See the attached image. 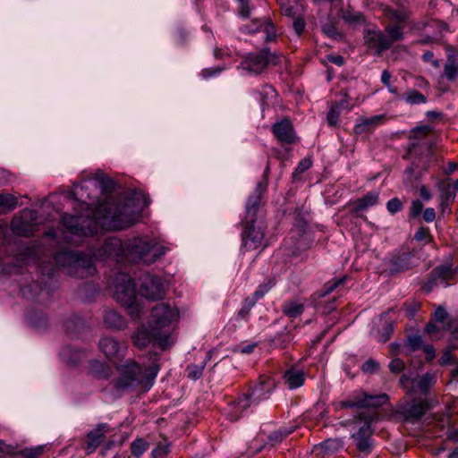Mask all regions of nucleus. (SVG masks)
I'll return each instance as SVG.
<instances>
[{
	"label": "nucleus",
	"mask_w": 458,
	"mask_h": 458,
	"mask_svg": "<svg viewBox=\"0 0 458 458\" xmlns=\"http://www.w3.org/2000/svg\"><path fill=\"white\" fill-rule=\"evenodd\" d=\"M149 199L140 191H128L106 198L98 204L92 217L64 214L61 225L64 232L77 236H93L104 230H122L135 224Z\"/></svg>",
	"instance_id": "f257e3e1"
},
{
	"label": "nucleus",
	"mask_w": 458,
	"mask_h": 458,
	"mask_svg": "<svg viewBox=\"0 0 458 458\" xmlns=\"http://www.w3.org/2000/svg\"><path fill=\"white\" fill-rule=\"evenodd\" d=\"M388 402V396L386 394H369L365 392H358L351 395L347 400L335 403V409H355L363 410L355 416L354 422L361 423L358 430L352 434L356 449L365 454H369L373 450L372 428L371 423L376 419L374 409L384 405Z\"/></svg>",
	"instance_id": "f03ea898"
},
{
	"label": "nucleus",
	"mask_w": 458,
	"mask_h": 458,
	"mask_svg": "<svg viewBox=\"0 0 458 458\" xmlns=\"http://www.w3.org/2000/svg\"><path fill=\"white\" fill-rule=\"evenodd\" d=\"M241 225L242 226V250L252 251L267 246L264 205L246 201L245 216Z\"/></svg>",
	"instance_id": "7ed1b4c3"
},
{
	"label": "nucleus",
	"mask_w": 458,
	"mask_h": 458,
	"mask_svg": "<svg viewBox=\"0 0 458 458\" xmlns=\"http://www.w3.org/2000/svg\"><path fill=\"white\" fill-rule=\"evenodd\" d=\"M363 42L366 51L375 56H381L384 52L389 50L394 42L403 40L404 32L403 26L387 24L384 30L377 25L364 28Z\"/></svg>",
	"instance_id": "20e7f679"
},
{
	"label": "nucleus",
	"mask_w": 458,
	"mask_h": 458,
	"mask_svg": "<svg viewBox=\"0 0 458 458\" xmlns=\"http://www.w3.org/2000/svg\"><path fill=\"white\" fill-rule=\"evenodd\" d=\"M99 350L114 363L119 372H158L161 369L157 361V355L154 354V362L142 371L141 366L133 360L123 362L126 346L113 337H102L98 342Z\"/></svg>",
	"instance_id": "39448f33"
},
{
	"label": "nucleus",
	"mask_w": 458,
	"mask_h": 458,
	"mask_svg": "<svg viewBox=\"0 0 458 458\" xmlns=\"http://www.w3.org/2000/svg\"><path fill=\"white\" fill-rule=\"evenodd\" d=\"M56 265L65 267L68 275L79 278L92 276L96 268L92 257L79 250H64L54 255Z\"/></svg>",
	"instance_id": "423d86ee"
},
{
	"label": "nucleus",
	"mask_w": 458,
	"mask_h": 458,
	"mask_svg": "<svg viewBox=\"0 0 458 458\" xmlns=\"http://www.w3.org/2000/svg\"><path fill=\"white\" fill-rule=\"evenodd\" d=\"M179 318V310L169 303H158L151 309L148 324L151 327L153 338L158 341L159 345L165 349L169 344V335L162 334L161 330L169 327Z\"/></svg>",
	"instance_id": "0eeeda50"
},
{
	"label": "nucleus",
	"mask_w": 458,
	"mask_h": 458,
	"mask_svg": "<svg viewBox=\"0 0 458 458\" xmlns=\"http://www.w3.org/2000/svg\"><path fill=\"white\" fill-rule=\"evenodd\" d=\"M124 250L132 261L150 265L164 256L167 248L155 241L135 237L125 242Z\"/></svg>",
	"instance_id": "6e6552de"
},
{
	"label": "nucleus",
	"mask_w": 458,
	"mask_h": 458,
	"mask_svg": "<svg viewBox=\"0 0 458 458\" xmlns=\"http://www.w3.org/2000/svg\"><path fill=\"white\" fill-rule=\"evenodd\" d=\"M275 387V382L269 374H260L258 384L250 389V394H244L237 401L230 404L227 417L231 421H236L244 410L250 405V398L261 399Z\"/></svg>",
	"instance_id": "1a4fd4ad"
},
{
	"label": "nucleus",
	"mask_w": 458,
	"mask_h": 458,
	"mask_svg": "<svg viewBox=\"0 0 458 458\" xmlns=\"http://www.w3.org/2000/svg\"><path fill=\"white\" fill-rule=\"evenodd\" d=\"M114 297L127 309L133 319L140 317L142 310L137 301L135 285L128 274L122 273L115 277Z\"/></svg>",
	"instance_id": "9d476101"
},
{
	"label": "nucleus",
	"mask_w": 458,
	"mask_h": 458,
	"mask_svg": "<svg viewBox=\"0 0 458 458\" xmlns=\"http://www.w3.org/2000/svg\"><path fill=\"white\" fill-rule=\"evenodd\" d=\"M281 55L276 52H271L268 47H264L258 52L248 53L242 56L238 69H242L249 74L260 75L269 64L278 65Z\"/></svg>",
	"instance_id": "9b49d317"
},
{
	"label": "nucleus",
	"mask_w": 458,
	"mask_h": 458,
	"mask_svg": "<svg viewBox=\"0 0 458 458\" xmlns=\"http://www.w3.org/2000/svg\"><path fill=\"white\" fill-rule=\"evenodd\" d=\"M271 132L277 142L284 147L285 150H290L288 146L299 142L293 123L289 117H284L271 125Z\"/></svg>",
	"instance_id": "f8f14e48"
},
{
	"label": "nucleus",
	"mask_w": 458,
	"mask_h": 458,
	"mask_svg": "<svg viewBox=\"0 0 458 458\" xmlns=\"http://www.w3.org/2000/svg\"><path fill=\"white\" fill-rule=\"evenodd\" d=\"M139 293L149 301L162 300L166 294L161 277L150 274H146L141 278Z\"/></svg>",
	"instance_id": "ddd939ff"
},
{
	"label": "nucleus",
	"mask_w": 458,
	"mask_h": 458,
	"mask_svg": "<svg viewBox=\"0 0 458 458\" xmlns=\"http://www.w3.org/2000/svg\"><path fill=\"white\" fill-rule=\"evenodd\" d=\"M400 382L408 393L425 394L435 380L433 374H403Z\"/></svg>",
	"instance_id": "4468645a"
},
{
	"label": "nucleus",
	"mask_w": 458,
	"mask_h": 458,
	"mask_svg": "<svg viewBox=\"0 0 458 458\" xmlns=\"http://www.w3.org/2000/svg\"><path fill=\"white\" fill-rule=\"evenodd\" d=\"M390 274H398L412 268L415 264L414 252L409 249L395 250L388 261Z\"/></svg>",
	"instance_id": "2eb2a0df"
},
{
	"label": "nucleus",
	"mask_w": 458,
	"mask_h": 458,
	"mask_svg": "<svg viewBox=\"0 0 458 458\" xmlns=\"http://www.w3.org/2000/svg\"><path fill=\"white\" fill-rule=\"evenodd\" d=\"M35 219L36 212L34 210H22L21 216L14 217L11 222L13 233L18 236H32L36 230L35 225L32 222Z\"/></svg>",
	"instance_id": "dca6fc26"
},
{
	"label": "nucleus",
	"mask_w": 458,
	"mask_h": 458,
	"mask_svg": "<svg viewBox=\"0 0 458 458\" xmlns=\"http://www.w3.org/2000/svg\"><path fill=\"white\" fill-rule=\"evenodd\" d=\"M429 408L430 406L427 400L405 401L399 403L397 413H399L404 420L414 421L420 419Z\"/></svg>",
	"instance_id": "f3484780"
},
{
	"label": "nucleus",
	"mask_w": 458,
	"mask_h": 458,
	"mask_svg": "<svg viewBox=\"0 0 458 458\" xmlns=\"http://www.w3.org/2000/svg\"><path fill=\"white\" fill-rule=\"evenodd\" d=\"M59 359L69 369H77L88 359V352L84 349L66 344L61 348Z\"/></svg>",
	"instance_id": "a211bd4d"
},
{
	"label": "nucleus",
	"mask_w": 458,
	"mask_h": 458,
	"mask_svg": "<svg viewBox=\"0 0 458 458\" xmlns=\"http://www.w3.org/2000/svg\"><path fill=\"white\" fill-rule=\"evenodd\" d=\"M86 190H91L94 195L111 193L114 190V181L103 173H96L91 178L85 180Z\"/></svg>",
	"instance_id": "6ab92c4d"
},
{
	"label": "nucleus",
	"mask_w": 458,
	"mask_h": 458,
	"mask_svg": "<svg viewBox=\"0 0 458 458\" xmlns=\"http://www.w3.org/2000/svg\"><path fill=\"white\" fill-rule=\"evenodd\" d=\"M379 199V193L377 191H370L353 201L349 202V206H352L351 212L356 217H363L361 212L368 210L369 208L377 204Z\"/></svg>",
	"instance_id": "aec40b11"
},
{
	"label": "nucleus",
	"mask_w": 458,
	"mask_h": 458,
	"mask_svg": "<svg viewBox=\"0 0 458 458\" xmlns=\"http://www.w3.org/2000/svg\"><path fill=\"white\" fill-rule=\"evenodd\" d=\"M85 180L80 184H77L73 190V196L78 201L85 205V209L89 210L95 205H97L100 199L99 194L94 195V191L91 190H86Z\"/></svg>",
	"instance_id": "412c9836"
},
{
	"label": "nucleus",
	"mask_w": 458,
	"mask_h": 458,
	"mask_svg": "<svg viewBox=\"0 0 458 458\" xmlns=\"http://www.w3.org/2000/svg\"><path fill=\"white\" fill-rule=\"evenodd\" d=\"M270 174V165L267 163L261 180L257 183L253 192L249 196L247 202H252L255 204L265 205V194L268 187V177Z\"/></svg>",
	"instance_id": "4be33fe9"
},
{
	"label": "nucleus",
	"mask_w": 458,
	"mask_h": 458,
	"mask_svg": "<svg viewBox=\"0 0 458 458\" xmlns=\"http://www.w3.org/2000/svg\"><path fill=\"white\" fill-rule=\"evenodd\" d=\"M457 273L458 266L454 267L452 263H445L433 268L430 275L433 279L444 282L445 286H448L449 282L454 280Z\"/></svg>",
	"instance_id": "5701e85b"
},
{
	"label": "nucleus",
	"mask_w": 458,
	"mask_h": 458,
	"mask_svg": "<svg viewBox=\"0 0 458 458\" xmlns=\"http://www.w3.org/2000/svg\"><path fill=\"white\" fill-rule=\"evenodd\" d=\"M147 375V386H150L153 385L157 374H122V377L118 379L116 383L117 388L125 389L129 387H135L140 384V381L142 379V376Z\"/></svg>",
	"instance_id": "b1692460"
},
{
	"label": "nucleus",
	"mask_w": 458,
	"mask_h": 458,
	"mask_svg": "<svg viewBox=\"0 0 458 458\" xmlns=\"http://www.w3.org/2000/svg\"><path fill=\"white\" fill-rule=\"evenodd\" d=\"M108 429V425L102 423L88 434L87 444L85 447L88 454L93 453L100 445L104 440L105 433L107 432Z\"/></svg>",
	"instance_id": "393cba45"
},
{
	"label": "nucleus",
	"mask_w": 458,
	"mask_h": 458,
	"mask_svg": "<svg viewBox=\"0 0 458 458\" xmlns=\"http://www.w3.org/2000/svg\"><path fill=\"white\" fill-rule=\"evenodd\" d=\"M439 208L442 215L451 214V206L455 199V192L450 184L439 183Z\"/></svg>",
	"instance_id": "a878e982"
},
{
	"label": "nucleus",
	"mask_w": 458,
	"mask_h": 458,
	"mask_svg": "<svg viewBox=\"0 0 458 458\" xmlns=\"http://www.w3.org/2000/svg\"><path fill=\"white\" fill-rule=\"evenodd\" d=\"M123 251V245L122 241L115 237L106 238L102 245V247L98 250L99 255H102L103 252L107 257H120V255Z\"/></svg>",
	"instance_id": "bb28decb"
},
{
	"label": "nucleus",
	"mask_w": 458,
	"mask_h": 458,
	"mask_svg": "<svg viewBox=\"0 0 458 458\" xmlns=\"http://www.w3.org/2000/svg\"><path fill=\"white\" fill-rule=\"evenodd\" d=\"M304 310V304L293 299L285 301L281 306L283 314L292 320L301 316Z\"/></svg>",
	"instance_id": "cd10ccee"
},
{
	"label": "nucleus",
	"mask_w": 458,
	"mask_h": 458,
	"mask_svg": "<svg viewBox=\"0 0 458 458\" xmlns=\"http://www.w3.org/2000/svg\"><path fill=\"white\" fill-rule=\"evenodd\" d=\"M348 280L347 276H343L339 278H333L327 283L324 284L323 287L313 293L312 297L314 300L324 298L332 292H334L335 289L339 288L340 286H344L346 281Z\"/></svg>",
	"instance_id": "c85d7f7f"
},
{
	"label": "nucleus",
	"mask_w": 458,
	"mask_h": 458,
	"mask_svg": "<svg viewBox=\"0 0 458 458\" xmlns=\"http://www.w3.org/2000/svg\"><path fill=\"white\" fill-rule=\"evenodd\" d=\"M104 324L111 329L123 330L126 327V319L116 310H110L106 311L104 316Z\"/></svg>",
	"instance_id": "c756f323"
},
{
	"label": "nucleus",
	"mask_w": 458,
	"mask_h": 458,
	"mask_svg": "<svg viewBox=\"0 0 458 458\" xmlns=\"http://www.w3.org/2000/svg\"><path fill=\"white\" fill-rule=\"evenodd\" d=\"M382 120V116L375 115L370 118L362 119L360 123H357L353 128V132L356 135L369 134L373 131Z\"/></svg>",
	"instance_id": "7c9ffc66"
},
{
	"label": "nucleus",
	"mask_w": 458,
	"mask_h": 458,
	"mask_svg": "<svg viewBox=\"0 0 458 458\" xmlns=\"http://www.w3.org/2000/svg\"><path fill=\"white\" fill-rule=\"evenodd\" d=\"M384 13L391 21L392 25H401L404 27V23L409 20L411 13L406 10H396L392 7L386 6L384 10Z\"/></svg>",
	"instance_id": "2f4dec72"
},
{
	"label": "nucleus",
	"mask_w": 458,
	"mask_h": 458,
	"mask_svg": "<svg viewBox=\"0 0 458 458\" xmlns=\"http://www.w3.org/2000/svg\"><path fill=\"white\" fill-rule=\"evenodd\" d=\"M341 17L347 24H363L366 22L364 13L354 11L353 7L350 4L342 11Z\"/></svg>",
	"instance_id": "473e14b6"
},
{
	"label": "nucleus",
	"mask_w": 458,
	"mask_h": 458,
	"mask_svg": "<svg viewBox=\"0 0 458 458\" xmlns=\"http://www.w3.org/2000/svg\"><path fill=\"white\" fill-rule=\"evenodd\" d=\"M321 30L322 32L330 38L338 41L344 38V34L338 30L336 22L333 19H328L325 23H323Z\"/></svg>",
	"instance_id": "72a5a7b5"
},
{
	"label": "nucleus",
	"mask_w": 458,
	"mask_h": 458,
	"mask_svg": "<svg viewBox=\"0 0 458 458\" xmlns=\"http://www.w3.org/2000/svg\"><path fill=\"white\" fill-rule=\"evenodd\" d=\"M265 17L254 18L249 23L242 25L240 31L243 34L253 35L259 32L265 25Z\"/></svg>",
	"instance_id": "f704fd0d"
},
{
	"label": "nucleus",
	"mask_w": 458,
	"mask_h": 458,
	"mask_svg": "<svg viewBox=\"0 0 458 458\" xmlns=\"http://www.w3.org/2000/svg\"><path fill=\"white\" fill-rule=\"evenodd\" d=\"M293 340V335L289 331H284L278 333L274 338L270 341V346L278 349H284Z\"/></svg>",
	"instance_id": "c9c22d12"
},
{
	"label": "nucleus",
	"mask_w": 458,
	"mask_h": 458,
	"mask_svg": "<svg viewBox=\"0 0 458 458\" xmlns=\"http://www.w3.org/2000/svg\"><path fill=\"white\" fill-rule=\"evenodd\" d=\"M444 76L449 81H454L458 76V63L452 56H448L447 62L444 66Z\"/></svg>",
	"instance_id": "e433bc0d"
},
{
	"label": "nucleus",
	"mask_w": 458,
	"mask_h": 458,
	"mask_svg": "<svg viewBox=\"0 0 458 458\" xmlns=\"http://www.w3.org/2000/svg\"><path fill=\"white\" fill-rule=\"evenodd\" d=\"M284 385L291 390L298 388L304 384L303 374H284Z\"/></svg>",
	"instance_id": "4c0bfd02"
},
{
	"label": "nucleus",
	"mask_w": 458,
	"mask_h": 458,
	"mask_svg": "<svg viewBox=\"0 0 458 458\" xmlns=\"http://www.w3.org/2000/svg\"><path fill=\"white\" fill-rule=\"evenodd\" d=\"M17 205L18 199L15 196L10 193L0 194V208L4 212L15 209Z\"/></svg>",
	"instance_id": "58836bf2"
},
{
	"label": "nucleus",
	"mask_w": 458,
	"mask_h": 458,
	"mask_svg": "<svg viewBox=\"0 0 458 458\" xmlns=\"http://www.w3.org/2000/svg\"><path fill=\"white\" fill-rule=\"evenodd\" d=\"M403 98L411 105L424 104L427 102V97L416 89H409Z\"/></svg>",
	"instance_id": "ea45409f"
},
{
	"label": "nucleus",
	"mask_w": 458,
	"mask_h": 458,
	"mask_svg": "<svg viewBox=\"0 0 458 458\" xmlns=\"http://www.w3.org/2000/svg\"><path fill=\"white\" fill-rule=\"evenodd\" d=\"M253 9L254 5L251 4V0H243L242 2H237L236 13L241 19H249Z\"/></svg>",
	"instance_id": "a19ab883"
},
{
	"label": "nucleus",
	"mask_w": 458,
	"mask_h": 458,
	"mask_svg": "<svg viewBox=\"0 0 458 458\" xmlns=\"http://www.w3.org/2000/svg\"><path fill=\"white\" fill-rule=\"evenodd\" d=\"M257 301L258 300L253 295L246 297L242 301L241 310L238 311V317L247 320L251 309Z\"/></svg>",
	"instance_id": "79ce46f5"
},
{
	"label": "nucleus",
	"mask_w": 458,
	"mask_h": 458,
	"mask_svg": "<svg viewBox=\"0 0 458 458\" xmlns=\"http://www.w3.org/2000/svg\"><path fill=\"white\" fill-rule=\"evenodd\" d=\"M422 337L418 334H412L407 336L405 347H407L410 352H415L422 348Z\"/></svg>",
	"instance_id": "37998d69"
},
{
	"label": "nucleus",
	"mask_w": 458,
	"mask_h": 458,
	"mask_svg": "<svg viewBox=\"0 0 458 458\" xmlns=\"http://www.w3.org/2000/svg\"><path fill=\"white\" fill-rule=\"evenodd\" d=\"M306 28V21L304 19V8H301V13L293 18V29L298 37H301Z\"/></svg>",
	"instance_id": "c03bdc74"
},
{
	"label": "nucleus",
	"mask_w": 458,
	"mask_h": 458,
	"mask_svg": "<svg viewBox=\"0 0 458 458\" xmlns=\"http://www.w3.org/2000/svg\"><path fill=\"white\" fill-rule=\"evenodd\" d=\"M44 450V445H38L32 448L21 450L17 454L19 458H38L40 455H42Z\"/></svg>",
	"instance_id": "a18cd8bd"
},
{
	"label": "nucleus",
	"mask_w": 458,
	"mask_h": 458,
	"mask_svg": "<svg viewBox=\"0 0 458 458\" xmlns=\"http://www.w3.org/2000/svg\"><path fill=\"white\" fill-rule=\"evenodd\" d=\"M440 365L454 364L457 365L452 372H458V356L451 351L445 352L438 360Z\"/></svg>",
	"instance_id": "49530a36"
},
{
	"label": "nucleus",
	"mask_w": 458,
	"mask_h": 458,
	"mask_svg": "<svg viewBox=\"0 0 458 458\" xmlns=\"http://www.w3.org/2000/svg\"><path fill=\"white\" fill-rule=\"evenodd\" d=\"M276 284V280L274 278H269L267 281L259 284L257 290L252 294L258 301L261 299L267 293L270 291V289Z\"/></svg>",
	"instance_id": "de8ad7c7"
},
{
	"label": "nucleus",
	"mask_w": 458,
	"mask_h": 458,
	"mask_svg": "<svg viewBox=\"0 0 458 458\" xmlns=\"http://www.w3.org/2000/svg\"><path fill=\"white\" fill-rule=\"evenodd\" d=\"M148 447V444L142 438L135 439L131 445V451L132 455L140 456Z\"/></svg>",
	"instance_id": "09e8293b"
},
{
	"label": "nucleus",
	"mask_w": 458,
	"mask_h": 458,
	"mask_svg": "<svg viewBox=\"0 0 458 458\" xmlns=\"http://www.w3.org/2000/svg\"><path fill=\"white\" fill-rule=\"evenodd\" d=\"M265 21L266 22L262 29H264L266 33V41H272L276 38V26L269 17H265Z\"/></svg>",
	"instance_id": "8fccbe9b"
},
{
	"label": "nucleus",
	"mask_w": 458,
	"mask_h": 458,
	"mask_svg": "<svg viewBox=\"0 0 458 458\" xmlns=\"http://www.w3.org/2000/svg\"><path fill=\"white\" fill-rule=\"evenodd\" d=\"M414 239L418 242L425 241L426 243L434 242V238L428 227L420 226L414 234Z\"/></svg>",
	"instance_id": "3c124183"
},
{
	"label": "nucleus",
	"mask_w": 458,
	"mask_h": 458,
	"mask_svg": "<svg viewBox=\"0 0 458 458\" xmlns=\"http://www.w3.org/2000/svg\"><path fill=\"white\" fill-rule=\"evenodd\" d=\"M341 95L343 97V99L338 102H334L332 105H335V106L341 112V110H347L350 111L352 109L353 105L350 103L349 101V94L347 90L343 89L341 91Z\"/></svg>",
	"instance_id": "603ef678"
},
{
	"label": "nucleus",
	"mask_w": 458,
	"mask_h": 458,
	"mask_svg": "<svg viewBox=\"0 0 458 458\" xmlns=\"http://www.w3.org/2000/svg\"><path fill=\"white\" fill-rule=\"evenodd\" d=\"M170 452V445L165 441L159 443L157 446L152 451L151 455L153 458H164Z\"/></svg>",
	"instance_id": "864d4df0"
},
{
	"label": "nucleus",
	"mask_w": 458,
	"mask_h": 458,
	"mask_svg": "<svg viewBox=\"0 0 458 458\" xmlns=\"http://www.w3.org/2000/svg\"><path fill=\"white\" fill-rule=\"evenodd\" d=\"M403 201L394 197L387 201L386 209L391 215L400 212L403 208Z\"/></svg>",
	"instance_id": "5fc2aeb1"
},
{
	"label": "nucleus",
	"mask_w": 458,
	"mask_h": 458,
	"mask_svg": "<svg viewBox=\"0 0 458 458\" xmlns=\"http://www.w3.org/2000/svg\"><path fill=\"white\" fill-rule=\"evenodd\" d=\"M340 116V111L335 106V105H331L327 114V121L329 126L335 127L338 125Z\"/></svg>",
	"instance_id": "6e6d98bb"
},
{
	"label": "nucleus",
	"mask_w": 458,
	"mask_h": 458,
	"mask_svg": "<svg viewBox=\"0 0 458 458\" xmlns=\"http://www.w3.org/2000/svg\"><path fill=\"white\" fill-rule=\"evenodd\" d=\"M132 340L136 346L144 348L149 344L150 338L146 332L140 331L133 336Z\"/></svg>",
	"instance_id": "4d7b16f0"
},
{
	"label": "nucleus",
	"mask_w": 458,
	"mask_h": 458,
	"mask_svg": "<svg viewBox=\"0 0 458 458\" xmlns=\"http://www.w3.org/2000/svg\"><path fill=\"white\" fill-rule=\"evenodd\" d=\"M291 432H292V430H286L285 428H284V429L280 428V429L271 433L268 437V440L271 443V445L277 444V443L281 442Z\"/></svg>",
	"instance_id": "13d9d810"
},
{
	"label": "nucleus",
	"mask_w": 458,
	"mask_h": 458,
	"mask_svg": "<svg viewBox=\"0 0 458 458\" xmlns=\"http://www.w3.org/2000/svg\"><path fill=\"white\" fill-rule=\"evenodd\" d=\"M423 210V204L419 199H414L411 201V207H410V213L409 217L411 219L418 217Z\"/></svg>",
	"instance_id": "bf43d9fd"
},
{
	"label": "nucleus",
	"mask_w": 458,
	"mask_h": 458,
	"mask_svg": "<svg viewBox=\"0 0 458 458\" xmlns=\"http://www.w3.org/2000/svg\"><path fill=\"white\" fill-rule=\"evenodd\" d=\"M89 364V372H106L109 369L108 366L105 362L98 360H90Z\"/></svg>",
	"instance_id": "052dcab7"
},
{
	"label": "nucleus",
	"mask_w": 458,
	"mask_h": 458,
	"mask_svg": "<svg viewBox=\"0 0 458 458\" xmlns=\"http://www.w3.org/2000/svg\"><path fill=\"white\" fill-rule=\"evenodd\" d=\"M312 161L310 158L301 159L297 165V167L295 168L294 172L293 173V177L295 179L298 174L304 173L305 171L310 169Z\"/></svg>",
	"instance_id": "680f3d73"
},
{
	"label": "nucleus",
	"mask_w": 458,
	"mask_h": 458,
	"mask_svg": "<svg viewBox=\"0 0 458 458\" xmlns=\"http://www.w3.org/2000/svg\"><path fill=\"white\" fill-rule=\"evenodd\" d=\"M225 69H226V67L224 65H219V66L212 67V68H205L201 71L200 74H201L202 78L208 79L210 77H214V76L220 74Z\"/></svg>",
	"instance_id": "e2e57ef3"
},
{
	"label": "nucleus",
	"mask_w": 458,
	"mask_h": 458,
	"mask_svg": "<svg viewBox=\"0 0 458 458\" xmlns=\"http://www.w3.org/2000/svg\"><path fill=\"white\" fill-rule=\"evenodd\" d=\"M378 369H380V365L377 360L373 359L368 360L361 366L362 372H374Z\"/></svg>",
	"instance_id": "0e129e2a"
},
{
	"label": "nucleus",
	"mask_w": 458,
	"mask_h": 458,
	"mask_svg": "<svg viewBox=\"0 0 458 458\" xmlns=\"http://www.w3.org/2000/svg\"><path fill=\"white\" fill-rule=\"evenodd\" d=\"M431 129L428 126H419L411 131V138L419 139L424 138L429 134Z\"/></svg>",
	"instance_id": "69168bd1"
},
{
	"label": "nucleus",
	"mask_w": 458,
	"mask_h": 458,
	"mask_svg": "<svg viewBox=\"0 0 458 458\" xmlns=\"http://www.w3.org/2000/svg\"><path fill=\"white\" fill-rule=\"evenodd\" d=\"M388 367L391 372H403L405 364L403 360L395 358L390 361Z\"/></svg>",
	"instance_id": "338daca9"
},
{
	"label": "nucleus",
	"mask_w": 458,
	"mask_h": 458,
	"mask_svg": "<svg viewBox=\"0 0 458 458\" xmlns=\"http://www.w3.org/2000/svg\"><path fill=\"white\" fill-rule=\"evenodd\" d=\"M82 321L80 318L69 319L65 322L64 327L65 330L69 335H72L74 333V329L79 326H82Z\"/></svg>",
	"instance_id": "774afa93"
}]
</instances>
